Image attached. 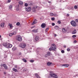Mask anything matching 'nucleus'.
Listing matches in <instances>:
<instances>
[{
    "mask_svg": "<svg viewBox=\"0 0 78 78\" xmlns=\"http://www.w3.org/2000/svg\"><path fill=\"white\" fill-rule=\"evenodd\" d=\"M56 49V45H55V44H52L51 47L49 48V50L50 51H51L52 50L55 51Z\"/></svg>",
    "mask_w": 78,
    "mask_h": 78,
    "instance_id": "nucleus-1",
    "label": "nucleus"
},
{
    "mask_svg": "<svg viewBox=\"0 0 78 78\" xmlns=\"http://www.w3.org/2000/svg\"><path fill=\"white\" fill-rule=\"evenodd\" d=\"M16 40H17V41H22V38L21 37H20V36H17L16 37Z\"/></svg>",
    "mask_w": 78,
    "mask_h": 78,
    "instance_id": "nucleus-2",
    "label": "nucleus"
},
{
    "mask_svg": "<svg viewBox=\"0 0 78 78\" xmlns=\"http://www.w3.org/2000/svg\"><path fill=\"white\" fill-rule=\"evenodd\" d=\"M50 74L51 76L53 77V78H58V76H57V75L55 74L52 73H50Z\"/></svg>",
    "mask_w": 78,
    "mask_h": 78,
    "instance_id": "nucleus-3",
    "label": "nucleus"
},
{
    "mask_svg": "<svg viewBox=\"0 0 78 78\" xmlns=\"http://www.w3.org/2000/svg\"><path fill=\"white\" fill-rule=\"evenodd\" d=\"M70 23L73 27H76V22L73 20H72L70 22Z\"/></svg>",
    "mask_w": 78,
    "mask_h": 78,
    "instance_id": "nucleus-4",
    "label": "nucleus"
},
{
    "mask_svg": "<svg viewBox=\"0 0 78 78\" xmlns=\"http://www.w3.org/2000/svg\"><path fill=\"white\" fill-rule=\"evenodd\" d=\"M8 43L5 42L3 43V45L6 48H8Z\"/></svg>",
    "mask_w": 78,
    "mask_h": 78,
    "instance_id": "nucleus-5",
    "label": "nucleus"
},
{
    "mask_svg": "<svg viewBox=\"0 0 78 78\" xmlns=\"http://www.w3.org/2000/svg\"><path fill=\"white\" fill-rule=\"evenodd\" d=\"M25 9L27 12H29V11H30L31 10V8L30 7H28L27 8H26Z\"/></svg>",
    "mask_w": 78,
    "mask_h": 78,
    "instance_id": "nucleus-6",
    "label": "nucleus"
},
{
    "mask_svg": "<svg viewBox=\"0 0 78 78\" xmlns=\"http://www.w3.org/2000/svg\"><path fill=\"white\" fill-rule=\"evenodd\" d=\"M37 8V6H33L32 10L34 12H35L36 11V9Z\"/></svg>",
    "mask_w": 78,
    "mask_h": 78,
    "instance_id": "nucleus-7",
    "label": "nucleus"
},
{
    "mask_svg": "<svg viewBox=\"0 0 78 78\" xmlns=\"http://www.w3.org/2000/svg\"><path fill=\"white\" fill-rule=\"evenodd\" d=\"M46 27V24L45 23H43L42 24V25H41V27L42 28H45Z\"/></svg>",
    "mask_w": 78,
    "mask_h": 78,
    "instance_id": "nucleus-8",
    "label": "nucleus"
},
{
    "mask_svg": "<svg viewBox=\"0 0 78 78\" xmlns=\"http://www.w3.org/2000/svg\"><path fill=\"white\" fill-rule=\"evenodd\" d=\"M25 47H26V44L23 43L21 44V47L23 48H24Z\"/></svg>",
    "mask_w": 78,
    "mask_h": 78,
    "instance_id": "nucleus-9",
    "label": "nucleus"
},
{
    "mask_svg": "<svg viewBox=\"0 0 78 78\" xmlns=\"http://www.w3.org/2000/svg\"><path fill=\"white\" fill-rule=\"evenodd\" d=\"M5 26V23H2L1 24L0 27L2 28H3Z\"/></svg>",
    "mask_w": 78,
    "mask_h": 78,
    "instance_id": "nucleus-10",
    "label": "nucleus"
},
{
    "mask_svg": "<svg viewBox=\"0 0 78 78\" xmlns=\"http://www.w3.org/2000/svg\"><path fill=\"white\" fill-rule=\"evenodd\" d=\"M3 66L5 68V69H8V67H7V66H6V64H3Z\"/></svg>",
    "mask_w": 78,
    "mask_h": 78,
    "instance_id": "nucleus-11",
    "label": "nucleus"
},
{
    "mask_svg": "<svg viewBox=\"0 0 78 78\" xmlns=\"http://www.w3.org/2000/svg\"><path fill=\"white\" fill-rule=\"evenodd\" d=\"M37 23V20H36V21H34L32 23L31 25H34V24H35V23Z\"/></svg>",
    "mask_w": 78,
    "mask_h": 78,
    "instance_id": "nucleus-12",
    "label": "nucleus"
},
{
    "mask_svg": "<svg viewBox=\"0 0 78 78\" xmlns=\"http://www.w3.org/2000/svg\"><path fill=\"white\" fill-rule=\"evenodd\" d=\"M12 47V44H10L9 43L8 44V48H11Z\"/></svg>",
    "mask_w": 78,
    "mask_h": 78,
    "instance_id": "nucleus-13",
    "label": "nucleus"
},
{
    "mask_svg": "<svg viewBox=\"0 0 78 78\" xmlns=\"http://www.w3.org/2000/svg\"><path fill=\"white\" fill-rule=\"evenodd\" d=\"M13 71H14L15 72H18L17 71V69H16V68H12Z\"/></svg>",
    "mask_w": 78,
    "mask_h": 78,
    "instance_id": "nucleus-14",
    "label": "nucleus"
},
{
    "mask_svg": "<svg viewBox=\"0 0 78 78\" xmlns=\"http://www.w3.org/2000/svg\"><path fill=\"white\" fill-rule=\"evenodd\" d=\"M62 66H65L66 67H69V65L67 64H64L63 65H62Z\"/></svg>",
    "mask_w": 78,
    "mask_h": 78,
    "instance_id": "nucleus-15",
    "label": "nucleus"
},
{
    "mask_svg": "<svg viewBox=\"0 0 78 78\" xmlns=\"http://www.w3.org/2000/svg\"><path fill=\"white\" fill-rule=\"evenodd\" d=\"M33 33H37V30H32Z\"/></svg>",
    "mask_w": 78,
    "mask_h": 78,
    "instance_id": "nucleus-16",
    "label": "nucleus"
},
{
    "mask_svg": "<svg viewBox=\"0 0 78 78\" xmlns=\"http://www.w3.org/2000/svg\"><path fill=\"white\" fill-rule=\"evenodd\" d=\"M62 31L64 33H65V32H66V31H67V30H66V29H64V28H63L62 29Z\"/></svg>",
    "mask_w": 78,
    "mask_h": 78,
    "instance_id": "nucleus-17",
    "label": "nucleus"
},
{
    "mask_svg": "<svg viewBox=\"0 0 78 78\" xmlns=\"http://www.w3.org/2000/svg\"><path fill=\"white\" fill-rule=\"evenodd\" d=\"M35 41H38L39 39V37L38 36H37L35 38Z\"/></svg>",
    "mask_w": 78,
    "mask_h": 78,
    "instance_id": "nucleus-18",
    "label": "nucleus"
},
{
    "mask_svg": "<svg viewBox=\"0 0 78 78\" xmlns=\"http://www.w3.org/2000/svg\"><path fill=\"white\" fill-rule=\"evenodd\" d=\"M76 30H74L72 34H76Z\"/></svg>",
    "mask_w": 78,
    "mask_h": 78,
    "instance_id": "nucleus-19",
    "label": "nucleus"
},
{
    "mask_svg": "<svg viewBox=\"0 0 78 78\" xmlns=\"http://www.w3.org/2000/svg\"><path fill=\"white\" fill-rule=\"evenodd\" d=\"M47 54L48 55V56H50V55H51V53L49 51L47 52Z\"/></svg>",
    "mask_w": 78,
    "mask_h": 78,
    "instance_id": "nucleus-20",
    "label": "nucleus"
},
{
    "mask_svg": "<svg viewBox=\"0 0 78 78\" xmlns=\"http://www.w3.org/2000/svg\"><path fill=\"white\" fill-rule=\"evenodd\" d=\"M59 27L58 26H55V28L56 29V30H57V29H58Z\"/></svg>",
    "mask_w": 78,
    "mask_h": 78,
    "instance_id": "nucleus-21",
    "label": "nucleus"
},
{
    "mask_svg": "<svg viewBox=\"0 0 78 78\" xmlns=\"http://www.w3.org/2000/svg\"><path fill=\"white\" fill-rule=\"evenodd\" d=\"M35 76L36 77H37V78H41L39 76H38V75H37V74H35Z\"/></svg>",
    "mask_w": 78,
    "mask_h": 78,
    "instance_id": "nucleus-22",
    "label": "nucleus"
},
{
    "mask_svg": "<svg viewBox=\"0 0 78 78\" xmlns=\"http://www.w3.org/2000/svg\"><path fill=\"white\" fill-rule=\"evenodd\" d=\"M19 3L20 5H23V3L22 1H20L19 2Z\"/></svg>",
    "mask_w": 78,
    "mask_h": 78,
    "instance_id": "nucleus-23",
    "label": "nucleus"
},
{
    "mask_svg": "<svg viewBox=\"0 0 78 78\" xmlns=\"http://www.w3.org/2000/svg\"><path fill=\"white\" fill-rule=\"evenodd\" d=\"M17 34V31H14L13 32V34Z\"/></svg>",
    "mask_w": 78,
    "mask_h": 78,
    "instance_id": "nucleus-24",
    "label": "nucleus"
},
{
    "mask_svg": "<svg viewBox=\"0 0 78 78\" xmlns=\"http://www.w3.org/2000/svg\"><path fill=\"white\" fill-rule=\"evenodd\" d=\"M12 5H10L9 6V9H12Z\"/></svg>",
    "mask_w": 78,
    "mask_h": 78,
    "instance_id": "nucleus-25",
    "label": "nucleus"
},
{
    "mask_svg": "<svg viewBox=\"0 0 78 78\" xmlns=\"http://www.w3.org/2000/svg\"><path fill=\"white\" fill-rule=\"evenodd\" d=\"M48 66H50V65H51V62H49L47 63Z\"/></svg>",
    "mask_w": 78,
    "mask_h": 78,
    "instance_id": "nucleus-26",
    "label": "nucleus"
},
{
    "mask_svg": "<svg viewBox=\"0 0 78 78\" xmlns=\"http://www.w3.org/2000/svg\"><path fill=\"white\" fill-rule=\"evenodd\" d=\"M23 61L24 62H27V60L23 58L22 59Z\"/></svg>",
    "mask_w": 78,
    "mask_h": 78,
    "instance_id": "nucleus-27",
    "label": "nucleus"
},
{
    "mask_svg": "<svg viewBox=\"0 0 78 78\" xmlns=\"http://www.w3.org/2000/svg\"><path fill=\"white\" fill-rule=\"evenodd\" d=\"M55 19L54 17H52L51 18V20H52V21H54V20H55Z\"/></svg>",
    "mask_w": 78,
    "mask_h": 78,
    "instance_id": "nucleus-28",
    "label": "nucleus"
},
{
    "mask_svg": "<svg viewBox=\"0 0 78 78\" xmlns=\"http://www.w3.org/2000/svg\"><path fill=\"white\" fill-rule=\"evenodd\" d=\"M9 26L10 27V28H12V24H9Z\"/></svg>",
    "mask_w": 78,
    "mask_h": 78,
    "instance_id": "nucleus-29",
    "label": "nucleus"
},
{
    "mask_svg": "<svg viewBox=\"0 0 78 78\" xmlns=\"http://www.w3.org/2000/svg\"><path fill=\"white\" fill-rule=\"evenodd\" d=\"M74 8H75V9H77V8H78V6H77V5H75L74 6Z\"/></svg>",
    "mask_w": 78,
    "mask_h": 78,
    "instance_id": "nucleus-30",
    "label": "nucleus"
},
{
    "mask_svg": "<svg viewBox=\"0 0 78 78\" xmlns=\"http://www.w3.org/2000/svg\"><path fill=\"white\" fill-rule=\"evenodd\" d=\"M12 35H13V34H9V36H10V37H11V36H12Z\"/></svg>",
    "mask_w": 78,
    "mask_h": 78,
    "instance_id": "nucleus-31",
    "label": "nucleus"
},
{
    "mask_svg": "<svg viewBox=\"0 0 78 78\" xmlns=\"http://www.w3.org/2000/svg\"><path fill=\"white\" fill-rule=\"evenodd\" d=\"M16 50V47H13L12 48V50L14 51V50Z\"/></svg>",
    "mask_w": 78,
    "mask_h": 78,
    "instance_id": "nucleus-32",
    "label": "nucleus"
},
{
    "mask_svg": "<svg viewBox=\"0 0 78 78\" xmlns=\"http://www.w3.org/2000/svg\"><path fill=\"white\" fill-rule=\"evenodd\" d=\"M67 51H70V48H68L67 49Z\"/></svg>",
    "mask_w": 78,
    "mask_h": 78,
    "instance_id": "nucleus-33",
    "label": "nucleus"
},
{
    "mask_svg": "<svg viewBox=\"0 0 78 78\" xmlns=\"http://www.w3.org/2000/svg\"><path fill=\"white\" fill-rule=\"evenodd\" d=\"M76 37V35H73V36H72V37H73V38H74V37Z\"/></svg>",
    "mask_w": 78,
    "mask_h": 78,
    "instance_id": "nucleus-34",
    "label": "nucleus"
},
{
    "mask_svg": "<svg viewBox=\"0 0 78 78\" xmlns=\"http://www.w3.org/2000/svg\"><path fill=\"white\" fill-rule=\"evenodd\" d=\"M53 15H54V17H56L57 16H58V15H57V14H53Z\"/></svg>",
    "mask_w": 78,
    "mask_h": 78,
    "instance_id": "nucleus-35",
    "label": "nucleus"
},
{
    "mask_svg": "<svg viewBox=\"0 0 78 78\" xmlns=\"http://www.w3.org/2000/svg\"><path fill=\"white\" fill-rule=\"evenodd\" d=\"M16 25H17V26H19L20 25V23L18 22L16 23Z\"/></svg>",
    "mask_w": 78,
    "mask_h": 78,
    "instance_id": "nucleus-36",
    "label": "nucleus"
},
{
    "mask_svg": "<svg viewBox=\"0 0 78 78\" xmlns=\"http://www.w3.org/2000/svg\"><path fill=\"white\" fill-rule=\"evenodd\" d=\"M58 24H61V21H58Z\"/></svg>",
    "mask_w": 78,
    "mask_h": 78,
    "instance_id": "nucleus-37",
    "label": "nucleus"
},
{
    "mask_svg": "<svg viewBox=\"0 0 78 78\" xmlns=\"http://www.w3.org/2000/svg\"><path fill=\"white\" fill-rule=\"evenodd\" d=\"M50 15H51V16H53V13H50Z\"/></svg>",
    "mask_w": 78,
    "mask_h": 78,
    "instance_id": "nucleus-38",
    "label": "nucleus"
},
{
    "mask_svg": "<svg viewBox=\"0 0 78 78\" xmlns=\"http://www.w3.org/2000/svg\"><path fill=\"white\" fill-rule=\"evenodd\" d=\"M25 6H28V4L26 3L25 4Z\"/></svg>",
    "mask_w": 78,
    "mask_h": 78,
    "instance_id": "nucleus-39",
    "label": "nucleus"
},
{
    "mask_svg": "<svg viewBox=\"0 0 78 78\" xmlns=\"http://www.w3.org/2000/svg\"><path fill=\"white\" fill-rule=\"evenodd\" d=\"M65 51H64L63 50H62L61 51V52L62 53H64Z\"/></svg>",
    "mask_w": 78,
    "mask_h": 78,
    "instance_id": "nucleus-40",
    "label": "nucleus"
},
{
    "mask_svg": "<svg viewBox=\"0 0 78 78\" xmlns=\"http://www.w3.org/2000/svg\"><path fill=\"white\" fill-rule=\"evenodd\" d=\"M48 54H46L45 55V57H46V58H47V57H48Z\"/></svg>",
    "mask_w": 78,
    "mask_h": 78,
    "instance_id": "nucleus-41",
    "label": "nucleus"
},
{
    "mask_svg": "<svg viewBox=\"0 0 78 78\" xmlns=\"http://www.w3.org/2000/svg\"><path fill=\"white\" fill-rule=\"evenodd\" d=\"M34 62V60H30V62Z\"/></svg>",
    "mask_w": 78,
    "mask_h": 78,
    "instance_id": "nucleus-42",
    "label": "nucleus"
},
{
    "mask_svg": "<svg viewBox=\"0 0 78 78\" xmlns=\"http://www.w3.org/2000/svg\"><path fill=\"white\" fill-rule=\"evenodd\" d=\"M75 21L76 22H78V19H76L75 20Z\"/></svg>",
    "mask_w": 78,
    "mask_h": 78,
    "instance_id": "nucleus-43",
    "label": "nucleus"
},
{
    "mask_svg": "<svg viewBox=\"0 0 78 78\" xmlns=\"http://www.w3.org/2000/svg\"><path fill=\"white\" fill-rule=\"evenodd\" d=\"M55 23H52V26H55Z\"/></svg>",
    "mask_w": 78,
    "mask_h": 78,
    "instance_id": "nucleus-44",
    "label": "nucleus"
},
{
    "mask_svg": "<svg viewBox=\"0 0 78 78\" xmlns=\"http://www.w3.org/2000/svg\"><path fill=\"white\" fill-rule=\"evenodd\" d=\"M48 30H49V28H47L46 30V31H48Z\"/></svg>",
    "mask_w": 78,
    "mask_h": 78,
    "instance_id": "nucleus-45",
    "label": "nucleus"
},
{
    "mask_svg": "<svg viewBox=\"0 0 78 78\" xmlns=\"http://www.w3.org/2000/svg\"><path fill=\"white\" fill-rule=\"evenodd\" d=\"M73 42L74 44H75L76 42V40H75V41H74Z\"/></svg>",
    "mask_w": 78,
    "mask_h": 78,
    "instance_id": "nucleus-46",
    "label": "nucleus"
},
{
    "mask_svg": "<svg viewBox=\"0 0 78 78\" xmlns=\"http://www.w3.org/2000/svg\"><path fill=\"white\" fill-rule=\"evenodd\" d=\"M14 67L15 68H17V65H15V66H14Z\"/></svg>",
    "mask_w": 78,
    "mask_h": 78,
    "instance_id": "nucleus-47",
    "label": "nucleus"
},
{
    "mask_svg": "<svg viewBox=\"0 0 78 78\" xmlns=\"http://www.w3.org/2000/svg\"><path fill=\"white\" fill-rule=\"evenodd\" d=\"M6 72H4V75H6Z\"/></svg>",
    "mask_w": 78,
    "mask_h": 78,
    "instance_id": "nucleus-48",
    "label": "nucleus"
},
{
    "mask_svg": "<svg viewBox=\"0 0 78 78\" xmlns=\"http://www.w3.org/2000/svg\"><path fill=\"white\" fill-rule=\"evenodd\" d=\"M0 66H1V67H3V65H2V64H1V65H0Z\"/></svg>",
    "mask_w": 78,
    "mask_h": 78,
    "instance_id": "nucleus-49",
    "label": "nucleus"
},
{
    "mask_svg": "<svg viewBox=\"0 0 78 78\" xmlns=\"http://www.w3.org/2000/svg\"><path fill=\"white\" fill-rule=\"evenodd\" d=\"M10 2H11V0H8V2L9 3H10Z\"/></svg>",
    "mask_w": 78,
    "mask_h": 78,
    "instance_id": "nucleus-50",
    "label": "nucleus"
},
{
    "mask_svg": "<svg viewBox=\"0 0 78 78\" xmlns=\"http://www.w3.org/2000/svg\"><path fill=\"white\" fill-rule=\"evenodd\" d=\"M29 5H32L33 4L32 3H30V4H29Z\"/></svg>",
    "mask_w": 78,
    "mask_h": 78,
    "instance_id": "nucleus-51",
    "label": "nucleus"
},
{
    "mask_svg": "<svg viewBox=\"0 0 78 78\" xmlns=\"http://www.w3.org/2000/svg\"><path fill=\"white\" fill-rule=\"evenodd\" d=\"M21 54H22V53H21V52H20L19 53V55H21Z\"/></svg>",
    "mask_w": 78,
    "mask_h": 78,
    "instance_id": "nucleus-52",
    "label": "nucleus"
},
{
    "mask_svg": "<svg viewBox=\"0 0 78 78\" xmlns=\"http://www.w3.org/2000/svg\"><path fill=\"white\" fill-rule=\"evenodd\" d=\"M66 16H69V14H67Z\"/></svg>",
    "mask_w": 78,
    "mask_h": 78,
    "instance_id": "nucleus-53",
    "label": "nucleus"
},
{
    "mask_svg": "<svg viewBox=\"0 0 78 78\" xmlns=\"http://www.w3.org/2000/svg\"><path fill=\"white\" fill-rule=\"evenodd\" d=\"M64 48H66V45H64Z\"/></svg>",
    "mask_w": 78,
    "mask_h": 78,
    "instance_id": "nucleus-54",
    "label": "nucleus"
},
{
    "mask_svg": "<svg viewBox=\"0 0 78 78\" xmlns=\"http://www.w3.org/2000/svg\"><path fill=\"white\" fill-rule=\"evenodd\" d=\"M20 6V5H18L17 8H19Z\"/></svg>",
    "mask_w": 78,
    "mask_h": 78,
    "instance_id": "nucleus-55",
    "label": "nucleus"
},
{
    "mask_svg": "<svg viewBox=\"0 0 78 78\" xmlns=\"http://www.w3.org/2000/svg\"><path fill=\"white\" fill-rule=\"evenodd\" d=\"M48 3H51V2H50V1H48Z\"/></svg>",
    "mask_w": 78,
    "mask_h": 78,
    "instance_id": "nucleus-56",
    "label": "nucleus"
},
{
    "mask_svg": "<svg viewBox=\"0 0 78 78\" xmlns=\"http://www.w3.org/2000/svg\"><path fill=\"white\" fill-rule=\"evenodd\" d=\"M54 36H55V37L56 36V34H54Z\"/></svg>",
    "mask_w": 78,
    "mask_h": 78,
    "instance_id": "nucleus-57",
    "label": "nucleus"
},
{
    "mask_svg": "<svg viewBox=\"0 0 78 78\" xmlns=\"http://www.w3.org/2000/svg\"><path fill=\"white\" fill-rule=\"evenodd\" d=\"M23 70V71H26V70H25V69H24Z\"/></svg>",
    "mask_w": 78,
    "mask_h": 78,
    "instance_id": "nucleus-58",
    "label": "nucleus"
},
{
    "mask_svg": "<svg viewBox=\"0 0 78 78\" xmlns=\"http://www.w3.org/2000/svg\"><path fill=\"white\" fill-rule=\"evenodd\" d=\"M17 1H20V0H16Z\"/></svg>",
    "mask_w": 78,
    "mask_h": 78,
    "instance_id": "nucleus-59",
    "label": "nucleus"
},
{
    "mask_svg": "<svg viewBox=\"0 0 78 78\" xmlns=\"http://www.w3.org/2000/svg\"><path fill=\"white\" fill-rule=\"evenodd\" d=\"M1 35H0V38H1Z\"/></svg>",
    "mask_w": 78,
    "mask_h": 78,
    "instance_id": "nucleus-60",
    "label": "nucleus"
}]
</instances>
